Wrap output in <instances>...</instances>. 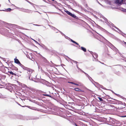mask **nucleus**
<instances>
[{
  "instance_id": "nucleus-1",
  "label": "nucleus",
  "mask_w": 126,
  "mask_h": 126,
  "mask_svg": "<svg viewBox=\"0 0 126 126\" xmlns=\"http://www.w3.org/2000/svg\"><path fill=\"white\" fill-rule=\"evenodd\" d=\"M65 11L68 15L71 16L72 17H73L74 18H75L76 17V16L74 14H72L71 13L69 12L68 11H67V10H66V11L65 10Z\"/></svg>"
},
{
  "instance_id": "nucleus-2",
  "label": "nucleus",
  "mask_w": 126,
  "mask_h": 126,
  "mask_svg": "<svg viewBox=\"0 0 126 126\" xmlns=\"http://www.w3.org/2000/svg\"><path fill=\"white\" fill-rule=\"evenodd\" d=\"M124 0H116V3L119 5L122 4L123 3Z\"/></svg>"
},
{
  "instance_id": "nucleus-3",
  "label": "nucleus",
  "mask_w": 126,
  "mask_h": 126,
  "mask_svg": "<svg viewBox=\"0 0 126 126\" xmlns=\"http://www.w3.org/2000/svg\"><path fill=\"white\" fill-rule=\"evenodd\" d=\"M15 62L18 64H19L20 65H22L20 63V62L16 58H15L14 59Z\"/></svg>"
},
{
  "instance_id": "nucleus-4",
  "label": "nucleus",
  "mask_w": 126,
  "mask_h": 126,
  "mask_svg": "<svg viewBox=\"0 0 126 126\" xmlns=\"http://www.w3.org/2000/svg\"><path fill=\"white\" fill-rule=\"evenodd\" d=\"M26 68V69H25L28 71V74H29L30 75L32 73V71L31 69L27 68Z\"/></svg>"
},
{
  "instance_id": "nucleus-5",
  "label": "nucleus",
  "mask_w": 126,
  "mask_h": 126,
  "mask_svg": "<svg viewBox=\"0 0 126 126\" xmlns=\"http://www.w3.org/2000/svg\"><path fill=\"white\" fill-rule=\"evenodd\" d=\"M93 55V57L95 58H97V57L98 56L97 54L96 53H94V55Z\"/></svg>"
},
{
  "instance_id": "nucleus-6",
  "label": "nucleus",
  "mask_w": 126,
  "mask_h": 126,
  "mask_svg": "<svg viewBox=\"0 0 126 126\" xmlns=\"http://www.w3.org/2000/svg\"><path fill=\"white\" fill-rule=\"evenodd\" d=\"M8 72L9 73H10L12 75H14L15 76H16V74L13 73V72H12L11 71H8Z\"/></svg>"
},
{
  "instance_id": "nucleus-7",
  "label": "nucleus",
  "mask_w": 126,
  "mask_h": 126,
  "mask_svg": "<svg viewBox=\"0 0 126 126\" xmlns=\"http://www.w3.org/2000/svg\"><path fill=\"white\" fill-rule=\"evenodd\" d=\"M74 90L77 91H81V90L80 89L77 88H75L74 89Z\"/></svg>"
},
{
  "instance_id": "nucleus-8",
  "label": "nucleus",
  "mask_w": 126,
  "mask_h": 126,
  "mask_svg": "<svg viewBox=\"0 0 126 126\" xmlns=\"http://www.w3.org/2000/svg\"><path fill=\"white\" fill-rule=\"evenodd\" d=\"M81 49L84 52H86V49L84 47H81Z\"/></svg>"
},
{
  "instance_id": "nucleus-9",
  "label": "nucleus",
  "mask_w": 126,
  "mask_h": 126,
  "mask_svg": "<svg viewBox=\"0 0 126 126\" xmlns=\"http://www.w3.org/2000/svg\"><path fill=\"white\" fill-rule=\"evenodd\" d=\"M31 11H30L29 10H25V11H24V12L28 13H30Z\"/></svg>"
},
{
  "instance_id": "nucleus-10",
  "label": "nucleus",
  "mask_w": 126,
  "mask_h": 126,
  "mask_svg": "<svg viewBox=\"0 0 126 126\" xmlns=\"http://www.w3.org/2000/svg\"><path fill=\"white\" fill-rule=\"evenodd\" d=\"M11 10V9L10 8H8L5 11L7 12H8L9 11H10Z\"/></svg>"
},
{
  "instance_id": "nucleus-11",
  "label": "nucleus",
  "mask_w": 126,
  "mask_h": 126,
  "mask_svg": "<svg viewBox=\"0 0 126 126\" xmlns=\"http://www.w3.org/2000/svg\"><path fill=\"white\" fill-rule=\"evenodd\" d=\"M98 98L99 100L101 101H103V100L100 97H98Z\"/></svg>"
},
{
  "instance_id": "nucleus-12",
  "label": "nucleus",
  "mask_w": 126,
  "mask_h": 126,
  "mask_svg": "<svg viewBox=\"0 0 126 126\" xmlns=\"http://www.w3.org/2000/svg\"><path fill=\"white\" fill-rule=\"evenodd\" d=\"M82 71L83 72V73H84L86 75V76H87V77H89V75H88L86 73H85V72H84L83 71Z\"/></svg>"
},
{
  "instance_id": "nucleus-13",
  "label": "nucleus",
  "mask_w": 126,
  "mask_h": 126,
  "mask_svg": "<svg viewBox=\"0 0 126 126\" xmlns=\"http://www.w3.org/2000/svg\"><path fill=\"white\" fill-rule=\"evenodd\" d=\"M32 39L33 40L36 44H39V43L36 40Z\"/></svg>"
},
{
  "instance_id": "nucleus-14",
  "label": "nucleus",
  "mask_w": 126,
  "mask_h": 126,
  "mask_svg": "<svg viewBox=\"0 0 126 126\" xmlns=\"http://www.w3.org/2000/svg\"><path fill=\"white\" fill-rule=\"evenodd\" d=\"M88 78L91 81V80H92L91 78L89 76V77H88Z\"/></svg>"
},
{
  "instance_id": "nucleus-15",
  "label": "nucleus",
  "mask_w": 126,
  "mask_h": 126,
  "mask_svg": "<svg viewBox=\"0 0 126 126\" xmlns=\"http://www.w3.org/2000/svg\"><path fill=\"white\" fill-rule=\"evenodd\" d=\"M71 41L73 43H76V42L75 41H74L73 40H72L71 39Z\"/></svg>"
},
{
  "instance_id": "nucleus-16",
  "label": "nucleus",
  "mask_w": 126,
  "mask_h": 126,
  "mask_svg": "<svg viewBox=\"0 0 126 126\" xmlns=\"http://www.w3.org/2000/svg\"><path fill=\"white\" fill-rule=\"evenodd\" d=\"M68 82L69 83H71V84H73L74 83V82Z\"/></svg>"
},
{
  "instance_id": "nucleus-17",
  "label": "nucleus",
  "mask_w": 126,
  "mask_h": 126,
  "mask_svg": "<svg viewBox=\"0 0 126 126\" xmlns=\"http://www.w3.org/2000/svg\"><path fill=\"white\" fill-rule=\"evenodd\" d=\"M73 62L74 63H78L77 62L74 61H73Z\"/></svg>"
},
{
  "instance_id": "nucleus-18",
  "label": "nucleus",
  "mask_w": 126,
  "mask_h": 126,
  "mask_svg": "<svg viewBox=\"0 0 126 126\" xmlns=\"http://www.w3.org/2000/svg\"><path fill=\"white\" fill-rule=\"evenodd\" d=\"M73 62L74 63H78L77 62L74 61H73Z\"/></svg>"
},
{
  "instance_id": "nucleus-19",
  "label": "nucleus",
  "mask_w": 126,
  "mask_h": 126,
  "mask_svg": "<svg viewBox=\"0 0 126 126\" xmlns=\"http://www.w3.org/2000/svg\"><path fill=\"white\" fill-rule=\"evenodd\" d=\"M26 1H27V2H29V3H30V4H31L32 3H31V2H29V1L28 0H26Z\"/></svg>"
},
{
  "instance_id": "nucleus-20",
  "label": "nucleus",
  "mask_w": 126,
  "mask_h": 126,
  "mask_svg": "<svg viewBox=\"0 0 126 126\" xmlns=\"http://www.w3.org/2000/svg\"><path fill=\"white\" fill-rule=\"evenodd\" d=\"M46 96H49V97H51V96H50L48 95H47V94H46Z\"/></svg>"
},
{
  "instance_id": "nucleus-21",
  "label": "nucleus",
  "mask_w": 126,
  "mask_h": 126,
  "mask_svg": "<svg viewBox=\"0 0 126 126\" xmlns=\"http://www.w3.org/2000/svg\"><path fill=\"white\" fill-rule=\"evenodd\" d=\"M35 25L36 26H40V25H37V24H35Z\"/></svg>"
},
{
  "instance_id": "nucleus-22",
  "label": "nucleus",
  "mask_w": 126,
  "mask_h": 126,
  "mask_svg": "<svg viewBox=\"0 0 126 126\" xmlns=\"http://www.w3.org/2000/svg\"><path fill=\"white\" fill-rule=\"evenodd\" d=\"M75 85H77V86H78L79 85L77 84L76 83V84Z\"/></svg>"
},
{
  "instance_id": "nucleus-23",
  "label": "nucleus",
  "mask_w": 126,
  "mask_h": 126,
  "mask_svg": "<svg viewBox=\"0 0 126 126\" xmlns=\"http://www.w3.org/2000/svg\"><path fill=\"white\" fill-rule=\"evenodd\" d=\"M77 67L79 69H80L78 67V65H77Z\"/></svg>"
},
{
  "instance_id": "nucleus-24",
  "label": "nucleus",
  "mask_w": 126,
  "mask_h": 126,
  "mask_svg": "<svg viewBox=\"0 0 126 126\" xmlns=\"http://www.w3.org/2000/svg\"><path fill=\"white\" fill-rule=\"evenodd\" d=\"M75 44H77V45H79L78 44V43H76H76H75Z\"/></svg>"
},
{
  "instance_id": "nucleus-25",
  "label": "nucleus",
  "mask_w": 126,
  "mask_h": 126,
  "mask_svg": "<svg viewBox=\"0 0 126 126\" xmlns=\"http://www.w3.org/2000/svg\"><path fill=\"white\" fill-rule=\"evenodd\" d=\"M75 125L76 126H78L76 124H75Z\"/></svg>"
},
{
  "instance_id": "nucleus-26",
  "label": "nucleus",
  "mask_w": 126,
  "mask_h": 126,
  "mask_svg": "<svg viewBox=\"0 0 126 126\" xmlns=\"http://www.w3.org/2000/svg\"><path fill=\"white\" fill-rule=\"evenodd\" d=\"M123 117H126V116H123Z\"/></svg>"
},
{
  "instance_id": "nucleus-27",
  "label": "nucleus",
  "mask_w": 126,
  "mask_h": 126,
  "mask_svg": "<svg viewBox=\"0 0 126 126\" xmlns=\"http://www.w3.org/2000/svg\"><path fill=\"white\" fill-rule=\"evenodd\" d=\"M76 84V83H74L73 84H74V85H75V84Z\"/></svg>"
},
{
  "instance_id": "nucleus-28",
  "label": "nucleus",
  "mask_w": 126,
  "mask_h": 126,
  "mask_svg": "<svg viewBox=\"0 0 126 126\" xmlns=\"http://www.w3.org/2000/svg\"><path fill=\"white\" fill-rule=\"evenodd\" d=\"M43 95H45L46 96V94H44Z\"/></svg>"
},
{
  "instance_id": "nucleus-29",
  "label": "nucleus",
  "mask_w": 126,
  "mask_h": 126,
  "mask_svg": "<svg viewBox=\"0 0 126 126\" xmlns=\"http://www.w3.org/2000/svg\"><path fill=\"white\" fill-rule=\"evenodd\" d=\"M61 34H62V32H61Z\"/></svg>"
},
{
  "instance_id": "nucleus-30",
  "label": "nucleus",
  "mask_w": 126,
  "mask_h": 126,
  "mask_svg": "<svg viewBox=\"0 0 126 126\" xmlns=\"http://www.w3.org/2000/svg\"><path fill=\"white\" fill-rule=\"evenodd\" d=\"M125 44H126V42H125Z\"/></svg>"
},
{
  "instance_id": "nucleus-31",
  "label": "nucleus",
  "mask_w": 126,
  "mask_h": 126,
  "mask_svg": "<svg viewBox=\"0 0 126 126\" xmlns=\"http://www.w3.org/2000/svg\"><path fill=\"white\" fill-rule=\"evenodd\" d=\"M9 0V1L10 2V1L9 0Z\"/></svg>"
},
{
  "instance_id": "nucleus-32",
  "label": "nucleus",
  "mask_w": 126,
  "mask_h": 126,
  "mask_svg": "<svg viewBox=\"0 0 126 126\" xmlns=\"http://www.w3.org/2000/svg\"><path fill=\"white\" fill-rule=\"evenodd\" d=\"M2 11H5L4 10H2Z\"/></svg>"
},
{
  "instance_id": "nucleus-33",
  "label": "nucleus",
  "mask_w": 126,
  "mask_h": 126,
  "mask_svg": "<svg viewBox=\"0 0 126 126\" xmlns=\"http://www.w3.org/2000/svg\"><path fill=\"white\" fill-rule=\"evenodd\" d=\"M1 6V5H0V7Z\"/></svg>"
}]
</instances>
